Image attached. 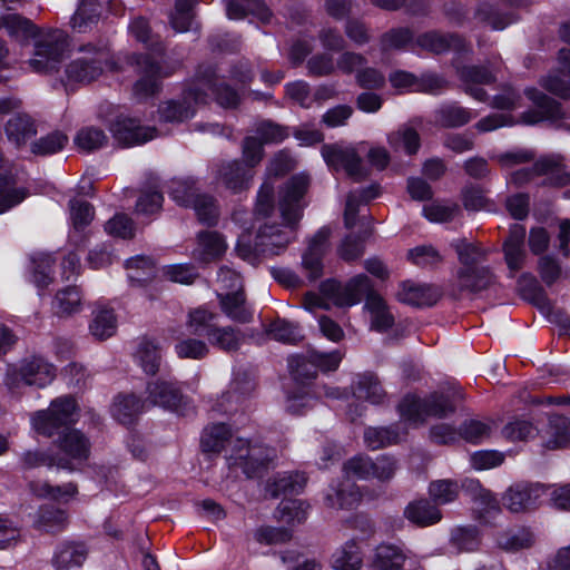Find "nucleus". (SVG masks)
I'll list each match as a JSON object with an SVG mask.
<instances>
[{
    "label": "nucleus",
    "instance_id": "1",
    "mask_svg": "<svg viewBox=\"0 0 570 570\" xmlns=\"http://www.w3.org/2000/svg\"><path fill=\"white\" fill-rule=\"evenodd\" d=\"M309 185L305 174L293 176L283 187L279 197V212L287 225L283 229L276 225L264 224L258 228L254 243L250 235L243 233L236 244L237 255L256 265L261 257L276 256L285 252L288 244L295 238L294 226L303 216L304 205L301 203Z\"/></svg>",
    "mask_w": 570,
    "mask_h": 570
},
{
    "label": "nucleus",
    "instance_id": "2",
    "mask_svg": "<svg viewBox=\"0 0 570 570\" xmlns=\"http://www.w3.org/2000/svg\"><path fill=\"white\" fill-rule=\"evenodd\" d=\"M77 409L73 397L60 396L51 401L47 410L38 411L31 416V424L37 433L47 438L59 435L58 448L72 466L73 461L87 460L90 451L88 439L80 431L69 429L76 422Z\"/></svg>",
    "mask_w": 570,
    "mask_h": 570
},
{
    "label": "nucleus",
    "instance_id": "3",
    "mask_svg": "<svg viewBox=\"0 0 570 570\" xmlns=\"http://www.w3.org/2000/svg\"><path fill=\"white\" fill-rule=\"evenodd\" d=\"M321 293L341 307L357 304L366 294L364 307L370 314L371 328L385 332L394 325V315L387 303L372 291L371 279L364 274L354 276L345 285L331 279L323 282Z\"/></svg>",
    "mask_w": 570,
    "mask_h": 570
},
{
    "label": "nucleus",
    "instance_id": "4",
    "mask_svg": "<svg viewBox=\"0 0 570 570\" xmlns=\"http://www.w3.org/2000/svg\"><path fill=\"white\" fill-rule=\"evenodd\" d=\"M116 60L107 40L87 41L73 50L65 73L69 83L89 85L116 69Z\"/></svg>",
    "mask_w": 570,
    "mask_h": 570
},
{
    "label": "nucleus",
    "instance_id": "5",
    "mask_svg": "<svg viewBox=\"0 0 570 570\" xmlns=\"http://www.w3.org/2000/svg\"><path fill=\"white\" fill-rule=\"evenodd\" d=\"M463 397L462 390L455 386L435 391L424 399L409 394L402 399L397 410L404 421L421 424L430 416L442 419L453 414Z\"/></svg>",
    "mask_w": 570,
    "mask_h": 570
},
{
    "label": "nucleus",
    "instance_id": "6",
    "mask_svg": "<svg viewBox=\"0 0 570 570\" xmlns=\"http://www.w3.org/2000/svg\"><path fill=\"white\" fill-rule=\"evenodd\" d=\"M274 451L263 444L235 438L225 459L229 469H240L247 478L257 476L273 460Z\"/></svg>",
    "mask_w": 570,
    "mask_h": 570
},
{
    "label": "nucleus",
    "instance_id": "7",
    "mask_svg": "<svg viewBox=\"0 0 570 570\" xmlns=\"http://www.w3.org/2000/svg\"><path fill=\"white\" fill-rule=\"evenodd\" d=\"M67 49V38L61 30L40 33L33 42V51L28 60L29 68L38 73L55 71L60 66Z\"/></svg>",
    "mask_w": 570,
    "mask_h": 570
},
{
    "label": "nucleus",
    "instance_id": "8",
    "mask_svg": "<svg viewBox=\"0 0 570 570\" xmlns=\"http://www.w3.org/2000/svg\"><path fill=\"white\" fill-rule=\"evenodd\" d=\"M322 156L330 167L335 170L344 169L346 175L355 181L367 176V169L362 165V158L354 147L337 144L324 145Z\"/></svg>",
    "mask_w": 570,
    "mask_h": 570
},
{
    "label": "nucleus",
    "instance_id": "9",
    "mask_svg": "<svg viewBox=\"0 0 570 570\" xmlns=\"http://www.w3.org/2000/svg\"><path fill=\"white\" fill-rule=\"evenodd\" d=\"M207 95L200 92L196 81L183 92L180 99H173L160 105L159 120L164 122H183L195 115V106L205 104Z\"/></svg>",
    "mask_w": 570,
    "mask_h": 570
},
{
    "label": "nucleus",
    "instance_id": "10",
    "mask_svg": "<svg viewBox=\"0 0 570 570\" xmlns=\"http://www.w3.org/2000/svg\"><path fill=\"white\" fill-rule=\"evenodd\" d=\"M55 367L46 362L42 357L33 356L23 360L19 367L12 372L9 377V384L19 385H33L37 387H45L55 379Z\"/></svg>",
    "mask_w": 570,
    "mask_h": 570
},
{
    "label": "nucleus",
    "instance_id": "11",
    "mask_svg": "<svg viewBox=\"0 0 570 570\" xmlns=\"http://www.w3.org/2000/svg\"><path fill=\"white\" fill-rule=\"evenodd\" d=\"M544 492L546 488L540 483L519 482L508 488L502 502L510 512L521 513L534 508Z\"/></svg>",
    "mask_w": 570,
    "mask_h": 570
},
{
    "label": "nucleus",
    "instance_id": "12",
    "mask_svg": "<svg viewBox=\"0 0 570 570\" xmlns=\"http://www.w3.org/2000/svg\"><path fill=\"white\" fill-rule=\"evenodd\" d=\"M370 568L371 570H420V563L397 546L380 544L375 549Z\"/></svg>",
    "mask_w": 570,
    "mask_h": 570
},
{
    "label": "nucleus",
    "instance_id": "13",
    "mask_svg": "<svg viewBox=\"0 0 570 570\" xmlns=\"http://www.w3.org/2000/svg\"><path fill=\"white\" fill-rule=\"evenodd\" d=\"M524 95L533 104L534 109L522 114L523 122L534 125L543 120H557L563 117L561 105L542 91L528 88Z\"/></svg>",
    "mask_w": 570,
    "mask_h": 570
},
{
    "label": "nucleus",
    "instance_id": "14",
    "mask_svg": "<svg viewBox=\"0 0 570 570\" xmlns=\"http://www.w3.org/2000/svg\"><path fill=\"white\" fill-rule=\"evenodd\" d=\"M114 138L122 146L145 144L156 137V128L142 126L136 118L119 117L111 127Z\"/></svg>",
    "mask_w": 570,
    "mask_h": 570
},
{
    "label": "nucleus",
    "instance_id": "15",
    "mask_svg": "<svg viewBox=\"0 0 570 570\" xmlns=\"http://www.w3.org/2000/svg\"><path fill=\"white\" fill-rule=\"evenodd\" d=\"M139 79L135 82L132 92L139 99L154 96L160 88V68L149 55H139L136 59Z\"/></svg>",
    "mask_w": 570,
    "mask_h": 570
},
{
    "label": "nucleus",
    "instance_id": "16",
    "mask_svg": "<svg viewBox=\"0 0 570 570\" xmlns=\"http://www.w3.org/2000/svg\"><path fill=\"white\" fill-rule=\"evenodd\" d=\"M196 85H198L200 92L208 96L206 90H210L217 102L225 108H234L239 102V95L227 85H216V70L213 66H200L196 75Z\"/></svg>",
    "mask_w": 570,
    "mask_h": 570
},
{
    "label": "nucleus",
    "instance_id": "17",
    "mask_svg": "<svg viewBox=\"0 0 570 570\" xmlns=\"http://www.w3.org/2000/svg\"><path fill=\"white\" fill-rule=\"evenodd\" d=\"M330 229L322 227L309 240L308 247L302 257V266L311 281L320 278L323 274L322 257L326 250Z\"/></svg>",
    "mask_w": 570,
    "mask_h": 570
},
{
    "label": "nucleus",
    "instance_id": "18",
    "mask_svg": "<svg viewBox=\"0 0 570 570\" xmlns=\"http://www.w3.org/2000/svg\"><path fill=\"white\" fill-rule=\"evenodd\" d=\"M253 177V169L237 160L223 163L217 173L218 181L233 193L249 188Z\"/></svg>",
    "mask_w": 570,
    "mask_h": 570
},
{
    "label": "nucleus",
    "instance_id": "19",
    "mask_svg": "<svg viewBox=\"0 0 570 570\" xmlns=\"http://www.w3.org/2000/svg\"><path fill=\"white\" fill-rule=\"evenodd\" d=\"M395 295L400 303L415 307L432 306L439 299V293L432 286L412 281L402 282Z\"/></svg>",
    "mask_w": 570,
    "mask_h": 570
},
{
    "label": "nucleus",
    "instance_id": "20",
    "mask_svg": "<svg viewBox=\"0 0 570 570\" xmlns=\"http://www.w3.org/2000/svg\"><path fill=\"white\" fill-rule=\"evenodd\" d=\"M217 296L220 308L228 318L243 324L252 322L253 311L247 305L242 289L218 292Z\"/></svg>",
    "mask_w": 570,
    "mask_h": 570
},
{
    "label": "nucleus",
    "instance_id": "21",
    "mask_svg": "<svg viewBox=\"0 0 570 570\" xmlns=\"http://www.w3.org/2000/svg\"><path fill=\"white\" fill-rule=\"evenodd\" d=\"M226 12L227 17L234 20L252 14L262 23H269L273 18L271 9L263 0H227Z\"/></svg>",
    "mask_w": 570,
    "mask_h": 570
},
{
    "label": "nucleus",
    "instance_id": "22",
    "mask_svg": "<svg viewBox=\"0 0 570 570\" xmlns=\"http://www.w3.org/2000/svg\"><path fill=\"white\" fill-rule=\"evenodd\" d=\"M458 286L461 291L478 293L489 288L494 283V275L488 266L459 268L456 272Z\"/></svg>",
    "mask_w": 570,
    "mask_h": 570
},
{
    "label": "nucleus",
    "instance_id": "23",
    "mask_svg": "<svg viewBox=\"0 0 570 570\" xmlns=\"http://www.w3.org/2000/svg\"><path fill=\"white\" fill-rule=\"evenodd\" d=\"M537 176H547L551 185L563 186L570 181V174L561 155H548L539 158L533 165Z\"/></svg>",
    "mask_w": 570,
    "mask_h": 570
},
{
    "label": "nucleus",
    "instance_id": "24",
    "mask_svg": "<svg viewBox=\"0 0 570 570\" xmlns=\"http://www.w3.org/2000/svg\"><path fill=\"white\" fill-rule=\"evenodd\" d=\"M460 79L466 83L465 91L479 101H484L487 92L474 87V85H487L495 80V77L485 67L481 66H464L458 69Z\"/></svg>",
    "mask_w": 570,
    "mask_h": 570
},
{
    "label": "nucleus",
    "instance_id": "25",
    "mask_svg": "<svg viewBox=\"0 0 570 570\" xmlns=\"http://www.w3.org/2000/svg\"><path fill=\"white\" fill-rule=\"evenodd\" d=\"M148 400L153 405L175 409L181 401L180 389L174 382L157 380L147 385Z\"/></svg>",
    "mask_w": 570,
    "mask_h": 570
},
{
    "label": "nucleus",
    "instance_id": "26",
    "mask_svg": "<svg viewBox=\"0 0 570 570\" xmlns=\"http://www.w3.org/2000/svg\"><path fill=\"white\" fill-rule=\"evenodd\" d=\"M227 249L224 237L217 232H202L198 234V244L194 250L197 261L209 263L219 258Z\"/></svg>",
    "mask_w": 570,
    "mask_h": 570
},
{
    "label": "nucleus",
    "instance_id": "27",
    "mask_svg": "<svg viewBox=\"0 0 570 570\" xmlns=\"http://www.w3.org/2000/svg\"><path fill=\"white\" fill-rule=\"evenodd\" d=\"M451 247L455 250L460 262V268L470 269L472 267L485 266L488 250L479 243L469 242L465 238L454 239Z\"/></svg>",
    "mask_w": 570,
    "mask_h": 570
},
{
    "label": "nucleus",
    "instance_id": "28",
    "mask_svg": "<svg viewBox=\"0 0 570 570\" xmlns=\"http://www.w3.org/2000/svg\"><path fill=\"white\" fill-rule=\"evenodd\" d=\"M404 515L410 522L419 527L433 525L442 519V513L436 504L426 499L409 503L405 508Z\"/></svg>",
    "mask_w": 570,
    "mask_h": 570
},
{
    "label": "nucleus",
    "instance_id": "29",
    "mask_svg": "<svg viewBox=\"0 0 570 570\" xmlns=\"http://www.w3.org/2000/svg\"><path fill=\"white\" fill-rule=\"evenodd\" d=\"M306 484V478L299 472L278 473L271 478L265 487V492L271 498H277L281 494L297 493Z\"/></svg>",
    "mask_w": 570,
    "mask_h": 570
},
{
    "label": "nucleus",
    "instance_id": "30",
    "mask_svg": "<svg viewBox=\"0 0 570 570\" xmlns=\"http://www.w3.org/2000/svg\"><path fill=\"white\" fill-rule=\"evenodd\" d=\"M145 403L132 394L118 395L111 406L112 416L124 425L135 423L144 412Z\"/></svg>",
    "mask_w": 570,
    "mask_h": 570
},
{
    "label": "nucleus",
    "instance_id": "31",
    "mask_svg": "<svg viewBox=\"0 0 570 570\" xmlns=\"http://www.w3.org/2000/svg\"><path fill=\"white\" fill-rule=\"evenodd\" d=\"M334 570H360L363 566V556L355 540H348L337 548L331 558Z\"/></svg>",
    "mask_w": 570,
    "mask_h": 570
},
{
    "label": "nucleus",
    "instance_id": "32",
    "mask_svg": "<svg viewBox=\"0 0 570 570\" xmlns=\"http://www.w3.org/2000/svg\"><path fill=\"white\" fill-rule=\"evenodd\" d=\"M234 440L229 428L220 423L206 428L200 442L205 452L217 453L225 450L228 453Z\"/></svg>",
    "mask_w": 570,
    "mask_h": 570
},
{
    "label": "nucleus",
    "instance_id": "33",
    "mask_svg": "<svg viewBox=\"0 0 570 570\" xmlns=\"http://www.w3.org/2000/svg\"><path fill=\"white\" fill-rule=\"evenodd\" d=\"M353 393L358 400H365L372 404H382L386 397L380 380L373 373L358 375L353 384Z\"/></svg>",
    "mask_w": 570,
    "mask_h": 570
},
{
    "label": "nucleus",
    "instance_id": "34",
    "mask_svg": "<svg viewBox=\"0 0 570 570\" xmlns=\"http://www.w3.org/2000/svg\"><path fill=\"white\" fill-rule=\"evenodd\" d=\"M244 333L233 326L213 327L208 332V342L227 353L236 352L240 348L244 342Z\"/></svg>",
    "mask_w": 570,
    "mask_h": 570
},
{
    "label": "nucleus",
    "instance_id": "35",
    "mask_svg": "<svg viewBox=\"0 0 570 570\" xmlns=\"http://www.w3.org/2000/svg\"><path fill=\"white\" fill-rule=\"evenodd\" d=\"M19 462L22 470H31L43 465L49 468L56 465L59 469L73 470L70 461L63 459V456H55L39 450L24 451L21 453Z\"/></svg>",
    "mask_w": 570,
    "mask_h": 570
},
{
    "label": "nucleus",
    "instance_id": "36",
    "mask_svg": "<svg viewBox=\"0 0 570 570\" xmlns=\"http://www.w3.org/2000/svg\"><path fill=\"white\" fill-rule=\"evenodd\" d=\"M416 42L421 48L434 53H443L450 49L463 50L464 48V41L460 37L439 32L421 35Z\"/></svg>",
    "mask_w": 570,
    "mask_h": 570
},
{
    "label": "nucleus",
    "instance_id": "37",
    "mask_svg": "<svg viewBox=\"0 0 570 570\" xmlns=\"http://www.w3.org/2000/svg\"><path fill=\"white\" fill-rule=\"evenodd\" d=\"M37 134L32 119L26 114H17L6 125L8 139L17 146L23 145Z\"/></svg>",
    "mask_w": 570,
    "mask_h": 570
},
{
    "label": "nucleus",
    "instance_id": "38",
    "mask_svg": "<svg viewBox=\"0 0 570 570\" xmlns=\"http://www.w3.org/2000/svg\"><path fill=\"white\" fill-rule=\"evenodd\" d=\"M326 504L334 509H350L361 500L358 488L352 482L340 483L333 487L325 497Z\"/></svg>",
    "mask_w": 570,
    "mask_h": 570
},
{
    "label": "nucleus",
    "instance_id": "39",
    "mask_svg": "<svg viewBox=\"0 0 570 570\" xmlns=\"http://www.w3.org/2000/svg\"><path fill=\"white\" fill-rule=\"evenodd\" d=\"M548 440L544 446L556 450L566 446L570 442V419L561 415H553L549 419L547 429Z\"/></svg>",
    "mask_w": 570,
    "mask_h": 570
},
{
    "label": "nucleus",
    "instance_id": "40",
    "mask_svg": "<svg viewBox=\"0 0 570 570\" xmlns=\"http://www.w3.org/2000/svg\"><path fill=\"white\" fill-rule=\"evenodd\" d=\"M117 318L112 309L98 308L94 312L92 321L89 325L91 335L99 341H104L116 333Z\"/></svg>",
    "mask_w": 570,
    "mask_h": 570
},
{
    "label": "nucleus",
    "instance_id": "41",
    "mask_svg": "<svg viewBox=\"0 0 570 570\" xmlns=\"http://www.w3.org/2000/svg\"><path fill=\"white\" fill-rule=\"evenodd\" d=\"M68 524V515L63 510L52 507H42L38 511L35 525L38 530L57 533L66 529Z\"/></svg>",
    "mask_w": 570,
    "mask_h": 570
},
{
    "label": "nucleus",
    "instance_id": "42",
    "mask_svg": "<svg viewBox=\"0 0 570 570\" xmlns=\"http://www.w3.org/2000/svg\"><path fill=\"white\" fill-rule=\"evenodd\" d=\"M265 333L271 338L284 344L294 345L303 340L298 325L283 318H277L266 325Z\"/></svg>",
    "mask_w": 570,
    "mask_h": 570
},
{
    "label": "nucleus",
    "instance_id": "43",
    "mask_svg": "<svg viewBox=\"0 0 570 570\" xmlns=\"http://www.w3.org/2000/svg\"><path fill=\"white\" fill-rule=\"evenodd\" d=\"M100 13L101 6L97 0H81L71 19L72 28L78 32L88 31L91 24L98 22Z\"/></svg>",
    "mask_w": 570,
    "mask_h": 570
},
{
    "label": "nucleus",
    "instance_id": "44",
    "mask_svg": "<svg viewBox=\"0 0 570 570\" xmlns=\"http://www.w3.org/2000/svg\"><path fill=\"white\" fill-rule=\"evenodd\" d=\"M136 361L146 374L155 375L160 366L161 355L158 344L142 340L135 354Z\"/></svg>",
    "mask_w": 570,
    "mask_h": 570
},
{
    "label": "nucleus",
    "instance_id": "45",
    "mask_svg": "<svg viewBox=\"0 0 570 570\" xmlns=\"http://www.w3.org/2000/svg\"><path fill=\"white\" fill-rule=\"evenodd\" d=\"M168 194L177 205L184 207H190L200 195L196 181L191 178L173 179L168 186Z\"/></svg>",
    "mask_w": 570,
    "mask_h": 570
},
{
    "label": "nucleus",
    "instance_id": "46",
    "mask_svg": "<svg viewBox=\"0 0 570 570\" xmlns=\"http://www.w3.org/2000/svg\"><path fill=\"white\" fill-rule=\"evenodd\" d=\"M52 307L59 316H68L80 311L81 294L76 286H68L59 291L53 299Z\"/></svg>",
    "mask_w": 570,
    "mask_h": 570
},
{
    "label": "nucleus",
    "instance_id": "47",
    "mask_svg": "<svg viewBox=\"0 0 570 570\" xmlns=\"http://www.w3.org/2000/svg\"><path fill=\"white\" fill-rule=\"evenodd\" d=\"M128 278L132 283L145 284L156 275L154 262L146 256L131 257L126 262Z\"/></svg>",
    "mask_w": 570,
    "mask_h": 570
},
{
    "label": "nucleus",
    "instance_id": "48",
    "mask_svg": "<svg viewBox=\"0 0 570 570\" xmlns=\"http://www.w3.org/2000/svg\"><path fill=\"white\" fill-rule=\"evenodd\" d=\"M400 441V433L394 426L367 428L364 432V443L370 450H379Z\"/></svg>",
    "mask_w": 570,
    "mask_h": 570
},
{
    "label": "nucleus",
    "instance_id": "49",
    "mask_svg": "<svg viewBox=\"0 0 570 570\" xmlns=\"http://www.w3.org/2000/svg\"><path fill=\"white\" fill-rule=\"evenodd\" d=\"M87 551L82 544L63 543L55 554V563L59 569L79 567L86 560Z\"/></svg>",
    "mask_w": 570,
    "mask_h": 570
},
{
    "label": "nucleus",
    "instance_id": "50",
    "mask_svg": "<svg viewBox=\"0 0 570 570\" xmlns=\"http://www.w3.org/2000/svg\"><path fill=\"white\" fill-rule=\"evenodd\" d=\"M461 488L454 480H435L429 485V494L435 504H446L458 499Z\"/></svg>",
    "mask_w": 570,
    "mask_h": 570
},
{
    "label": "nucleus",
    "instance_id": "51",
    "mask_svg": "<svg viewBox=\"0 0 570 570\" xmlns=\"http://www.w3.org/2000/svg\"><path fill=\"white\" fill-rule=\"evenodd\" d=\"M377 194V188L375 186L354 190L348 194L344 212V219L347 228H352L355 225L360 204L375 198Z\"/></svg>",
    "mask_w": 570,
    "mask_h": 570
},
{
    "label": "nucleus",
    "instance_id": "52",
    "mask_svg": "<svg viewBox=\"0 0 570 570\" xmlns=\"http://www.w3.org/2000/svg\"><path fill=\"white\" fill-rule=\"evenodd\" d=\"M473 117L469 109L458 105L443 106L436 111V121L445 128L464 126Z\"/></svg>",
    "mask_w": 570,
    "mask_h": 570
},
{
    "label": "nucleus",
    "instance_id": "53",
    "mask_svg": "<svg viewBox=\"0 0 570 570\" xmlns=\"http://www.w3.org/2000/svg\"><path fill=\"white\" fill-rule=\"evenodd\" d=\"M497 543L507 551H518L532 546L533 535L527 529L509 530L498 533Z\"/></svg>",
    "mask_w": 570,
    "mask_h": 570
},
{
    "label": "nucleus",
    "instance_id": "54",
    "mask_svg": "<svg viewBox=\"0 0 570 570\" xmlns=\"http://www.w3.org/2000/svg\"><path fill=\"white\" fill-rule=\"evenodd\" d=\"M462 487L470 493L471 499L481 511H499V501L493 493L483 488L478 480H466Z\"/></svg>",
    "mask_w": 570,
    "mask_h": 570
},
{
    "label": "nucleus",
    "instance_id": "55",
    "mask_svg": "<svg viewBox=\"0 0 570 570\" xmlns=\"http://www.w3.org/2000/svg\"><path fill=\"white\" fill-rule=\"evenodd\" d=\"M288 367L293 379L299 384H307L316 377L317 368L311 357L293 355L288 358Z\"/></svg>",
    "mask_w": 570,
    "mask_h": 570
},
{
    "label": "nucleus",
    "instance_id": "56",
    "mask_svg": "<svg viewBox=\"0 0 570 570\" xmlns=\"http://www.w3.org/2000/svg\"><path fill=\"white\" fill-rule=\"evenodd\" d=\"M307 511L308 504L301 500H284L277 508L278 519L289 525L303 523Z\"/></svg>",
    "mask_w": 570,
    "mask_h": 570
},
{
    "label": "nucleus",
    "instance_id": "57",
    "mask_svg": "<svg viewBox=\"0 0 570 570\" xmlns=\"http://www.w3.org/2000/svg\"><path fill=\"white\" fill-rule=\"evenodd\" d=\"M68 137L61 131H53L31 144L30 150L37 156H49L63 149Z\"/></svg>",
    "mask_w": 570,
    "mask_h": 570
},
{
    "label": "nucleus",
    "instance_id": "58",
    "mask_svg": "<svg viewBox=\"0 0 570 570\" xmlns=\"http://www.w3.org/2000/svg\"><path fill=\"white\" fill-rule=\"evenodd\" d=\"M108 141L105 131L98 127L88 126L78 131L75 137L76 146L85 151H92L104 147Z\"/></svg>",
    "mask_w": 570,
    "mask_h": 570
},
{
    "label": "nucleus",
    "instance_id": "59",
    "mask_svg": "<svg viewBox=\"0 0 570 570\" xmlns=\"http://www.w3.org/2000/svg\"><path fill=\"white\" fill-rule=\"evenodd\" d=\"M451 544L459 552H471L479 548L480 538L474 527H458L451 532Z\"/></svg>",
    "mask_w": 570,
    "mask_h": 570
},
{
    "label": "nucleus",
    "instance_id": "60",
    "mask_svg": "<svg viewBox=\"0 0 570 570\" xmlns=\"http://www.w3.org/2000/svg\"><path fill=\"white\" fill-rule=\"evenodd\" d=\"M387 141L394 148H399L400 145H402L409 155L416 154L420 148V136L417 131L406 126L391 132L387 136Z\"/></svg>",
    "mask_w": 570,
    "mask_h": 570
},
{
    "label": "nucleus",
    "instance_id": "61",
    "mask_svg": "<svg viewBox=\"0 0 570 570\" xmlns=\"http://www.w3.org/2000/svg\"><path fill=\"white\" fill-rule=\"evenodd\" d=\"M373 460L365 454H356L348 459L343 465V472L347 478L360 480L372 479Z\"/></svg>",
    "mask_w": 570,
    "mask_h": 570
},
{
    "label": "nucleus",
    "instance_id": "62",
    "mask_svg": "<svg viewBox=\"0 0 570 570\" xmlns=\"http://www.w3.org/2000/svg\"><path fill=\"white\" fill-rule=\"evenodd\" d=\"M537 428L528 420L514 419L502 429V435L511 441H527L537 434Z\"/></svg>",
    "mask_w": 570,
    "mask_h": 570
},
{
    "label": "nucleus",
    "instance_id": "63",
    "mask_svg": "<svg viewBox=\"0 0 570 570\" xmlns=\"http://www.w3.org/2000/svg\"><path fill=\"white\" fill-rule=\"evenodd\" d=\"M413 39V35L407 28H395L386 31L380 38L382 52L404 49Z\"/></svg>",
    "mask_w": 570,
    "mask_h": 570
},
{
    "label": "nucleus",
    "instance_id": "64",
    "mask_svg": "<svg viewBox=\"0 0 570 570\" xmlns=\"http://www.w3.org/2000/svg\"><path fill=\"white\" fill-rule=\"evenodd\" d=\"M367 62L368 60L363 53L345 50L342 51L336 59V70L346 76L354 75L355 78L357 72H360Z\"/></svg>",
    "mask_w": 570,
    "mask_h": 570
}]
</instances>
